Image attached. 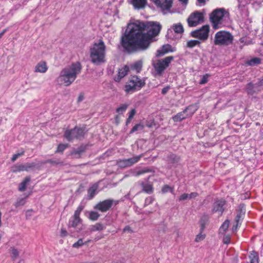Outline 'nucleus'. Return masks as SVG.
Wrapping results in <instances>:
<instances>
[{
	"instance_id": "nucleus-1",
	"label": "nucleus",
	"mask_w": 263,
	"mask_h": 263,
	"mask_svg": "<svg viewBox=\"0 0 263 263\" xmlns=\"http://www.w3.org/2000/svg\"><path fill=\"white\" fill-rule=\"evenodd\" d=\"M161 29L159 23L136 20L128 24L122 39L124 48L129 52L147 49L153 39L158 35Z\"/></svg>"
},
{
	"instance_id": "nucleus-2",
	"label": "nucleus",
	"mask_w": 263,
	"mask_h": 263,
	"mask_svg": "<svg viewBox=\"0 0 263 263\" xmlns=\"http://www.w3.org/2000/svg\"><path fill=\"white\" fill-rule=\"evenodd\" d=\"M82 67L80 63L76 62L63 69L57 78L58 84L61 86H69L76 79L81 72Z\"/></svg>"
},
{
	"instance_id": "nucleus-3",
	"label": "nucleus",
	"mask_w": 263,
	"mask_h": 263,
	"mask_svg": "<svg viewBox=\"0 0 263 263\" xmlns=\"http://www.w3.org/2000/svg\"><path fill=\"white\" fill-rule=\"evenodd\" d=\"M106 46L102 40L94 43L90 48V61L95 65H99L105 62Z\"/></svg>"
},
{
	"instance_id": "nucleus-4",
	"label": "nucleus",
	"mask_w": 263,
	"mask_h": 263,
	"mask_svg": "<svg viewBox=\"0 0 263 263\" xmlns=\"http://www.w3.org/2000/svg\"><path fill=\"white\" fill-rule=\"evenodd\" d=\"M145 84L144 80L141 79L137 76H132L126 83L124 90L126 93H131L140 90Z\"/></svg>"
},
{
	"instance_id": "nucleus-5",
	"label": "nucleus",
	"mask_w": 263,
	"mask_h": 263,
	"mask_svg": "<svg viewBox=\"0 0 263 263\" xmlns=\"http://www.w3.org/2000/svg\"><path fill=\"white\" fill-rule=\"evenodd\" d=\"M233 35L229 32L220 31L215 35L214 44L216 45H228L232 43Z\"/></svg>"
},
{
	"instance_id": "nucleus-6",
	"label": "nucleus",
	"mask_w": 263,
	"mask_h": 263,
	"mask_svg": "<svg viewBox=\"0 0 263 263\" xmlns=\"http://www.w3.org/2000/svg\"><path fill=\"white\" fill-rule=\"evenodd\" d=\"M224 15L225 12L223 9H218L213 11L210 15V20L213 28L218 29L221 27Z\"/></svg>"
},
{
	"instance_id": "nucleus-7",
	"label": "nucleus",
	"mask_w": 263,
	"mask_h": 263,
	"mask_svg": "<svg viewBox=\"0 0 263 263\" xmlns=\"http://www.w3.org/2000/svg\"><path fill=\"white\" fill-rule=\"evenodd\" d=\"M173 57L169 56L162 60L154 61L153 65L156 72V74L161 76L164 70L169 66L173 60Z\"/></svg>"
},
{
	"instance_id": "nucleus-8",
	"label": "nucleus",
	"mask_w": 263,
	"mask_h": 263,
	"mask_svg": "<svg viewBox=\"0 0 263 263\" xmlns=\"http://www.w3.org/2000/svg\"><path fill=\"white\" fill-rule=\"evenodd\" d=\"M204 21L203 13L196 11L192 13L189 16L187 22L190 27H195Z\"/></svg>"
},
{
	"instance_id": "nucleus-9",
	"label": "nucleus",
	"mask_w": 263,
	"mask_h": 263,
	"mask_svg": "<svg viewBox=\"0 0 263 263\" xmlns=\"http://www.w3.org/2000/svg\"><path fill=\"white\" fill-rule=\"evenodd\" d=\"M196 108L194 106H190L186 108L183 111L179 112L176 115L173 117V120L174 122H180L182 120L185 119L192 116L195 111Z\"/></svg>"
},
{
	"instance_id": "nucleus-10",
	"label": "nucleus",
	"mask_w": 263,
	"mask_h": 263,
	"mask_svg": "<svg viewBox=\"0 0 263 263\" xmlns=\"http://www.w3.org/2000/svg\"><path fill=\"white\" fill-rule=\"evenodd\" d=\"M210 27L209 25L203 26L199 29L196 30L191 32L193 37L198 38L201 41H206L209 37Z\"/></svg>"
},
{
	"instance_id": "nucleus-11",
	"label": "nucleus",
	"mask_w": 263,
	"mask_h": 263,
	"mask_svg": "<svg viewBox=\"0 0 263 263\" xmlns=\"http://www.w3.org/2000/svg\"><path fill=\"white\" fill-rule=\"evenodd\" d=\"M84 134V130L83 128L75 127L71 130H67L64 134V137L70 141L74 139L80 138L83 137Z\"/></svg>"
},
{
	"instance_id": "nucleus-12",
	"label": "nucleus",
	"mask_w": 263,
	"mask_h": 263,
	"mask_svg": "<svg viewBox=\"0 0 263 263\" xmlns=\"http://www.w3.org/2000/svg\"><path fill=\"white\" fill-rule=\"evenodd\" d=\"M83 209L82 206H79L75 211L74 215L70 218L68 222L69 228H76L79 224L81 223L82 220L80 217L81 212Z\"/></svg>"
},
{
	"instance_id": "nucleus-13",
	"label": "nucleus",
	"mask_w": 263,
	"mask_h": 263,
	"mask_svg": "<svg viewBox=\"0 0 263 263\" xmlns=\"http://www.w3.org/2000/svg\"><path fill=\"white\" fill-rule=\"evenodd\" d=\"M35 166L34 163H26L25 164H17L11 168L12 173H16L23 171H29L32 170Z\"/></svg>"
},
{
	"instance_id": "nucleus-14",
	"label": "nucleus",
	"mask_w": 263,
	"mask_h": 263,
	"mask_svg": "<svg viewBox=\"0 0 263 263\" xmlns=\"http://www.w3.org/2000/svg\"><path fill=\"white\" fill-rule=\"evenodd\" d=\"M162 11H168L172 6L173 0H151Z\"/></svg>"
},
{
	"instance_id": "nucleus-15",
	"label": "nucleus",
	"mask_w": 263,
	"mask_h": 263,
	"mask_svg": "<svg viewBox=\"0 0 263 263\" xmlns=\"http://www.w3.org/2000/svg\"><path fill=\"white\" fill-rule=\"evenodd\" d=\"M114 200L111 199L105 200L97 204L94 208L102 212H105L108 211L112 206Z\"/></svg>"
},
{
	"instance_id": "nucleus-16",
	"label": "nucleus",
	"mask_w": 263,
	"mask_h": 263,
	"mask_svg": "<svg viewBox=\"0 0 263 263\" xmlns=\"http://www.w3.org/2000/svg\"><path fill=\"white\" fill-rule=\"evenodd\" d=\"M129 71V67L127 65L119 68L118 72L114 78V80L116 82H120L122 78L126 76Z\"/></svg>"
},
{
	"instance_id": "nucleus-17",
	"label": "nucleus",
	"mask_w": 263,
	"mask_h": 263,
	"mask_svg": "<svg viewBox=\"0 0 263 263\" xmlns=\"http://www.w3.org/2000/svg\"><path fill=\"white\" fill-rule=\"evenodd\" d=\"M246 89L247 93L251 95L258 93L260 91V88H258L256 84H254L252 83H249L247 84Z\"/></svg>"
},
{
	"instance_id": "nucleus-18",
	"label": "nucleus",
	"mask_w": 263,
	"mask_h": 263,
	"mask_svg": "<svg viewBox=\"0 0 263 263\" xmlns=\"http://www.w3.org/2000/svg\"><path fill=\"white\" fill-rule=\"evenodd\" d=\"M48 69L46 62L41 61L38 63L35 67V72L45 73Z\"/></svg>"
},
{
	"instance_id": "nucleus-19",
	"label": "nucleus",
	"mask_w": 263,
	"mask_h": 263,
	"mask_svg": "<svg viewBox=\"0 0 263 263\" xmlns=\"http://www.w3.org/2000/svg\"><path fill=\"white\" fill-rule=\"evenodd\" d=\"M224 204L225 201L224 200L221 199L216 201L214 204L213 211L221 214L223 211V206Z\"/></svg>"
},
{
	"instance_id": "nucleus-20",
	"label": "nucleus",
	"mask_w": 263,
	"mask_h": 263,
	"mask_svg": "<svg viewBox=\"0 0 263 263\" xmlns=\"http://www.w3.org/2000/svg\"><path fill=\"white\" fill-rule=\"evenodd\" d=\"M147 0H132V4L136 9H140L145 7Z\"/></svg>"
},
{
	"instance_id": "nucleus-21",
	"label": "nucleus",
	"mask_w": 263,
	"mask_h": 263,
	"mask_svg": "<svg viewBox=\"0 0 263 263\" xmlns=\"http://www.w3.org/2000/svg\"><path fill=\"white\" fill-rule=\"evenodd\" d=\"M105 228L104 224L101 223H96L95 224L91 225L89 227V230L90 232L95 231H101Z\"/></svg>"
},
{
	"instance_id": "nucleus-22",
	"label": "nucleus",
	"mask_w": 263,
	"mask_h": 263,
	"mask_svg": "<svg viewBox=\"0 0 263 263\" xmlns=\"http://www.w3.org/2000/svg\"><path fill=\"white\" fill-rule=\"evenodd\" d=\"M198 196L196 192H193L191 194L184 193L182 194L178 198L179 201H183L187 199L195 198Z\"/></svg>"
},
{
	"instance_id": "nucleus-23",
	"label": "nucleus",
	"mask_w": 263,
	"mask_h": 263,
	"mask_svg": "<svg viewBox=\"0 0 263 263\" xmlns=\"http://www.w3.org/2000/svg\"><path fill=\"white\" fill-rule=\"evenodd\" d=\"M130 69L135 71L136 72H139L142 67V62L141 61H138L130 65Z\"/></svg>"
},
{
	"instance_id": "nucleus-24",
	"label": "nucleus",
	"mask_w": 263,
	"mask_h": 263,
	"mask_svg": "<svg viewBox=\"0 0 263 263\" xmlns=\"http://www.w3.org/2000/svg\"><path fill=\"white\" fill-rule=\"evenodd\" d=\"M30 181V178L29 177H26L22 182L20 183L18 186V190L21 192L26 190L27 185Z\"/></svg>"
},
{
	"instance_id": "nucleus-25",
	"label": "nucleus",
	"mask_w": 263,
	"mask_h": 263,
	"mask_svg": "<svg viewBox=\"0 0 263 263\" xmlns=\"http://www.w3.org/2000/svg\"><path fill=\"white\" fill-rule=\"evenodd\" d=\"M171 48L169 45H163L162 48L157 51V56H161L167 53Z\"/></svg>"
},
{
	"instance_id": "nucleus-26",
	"label": "nucleus",
	"mask_w": 263,
	"mask_h": 263,
	"mask_svg": "<svg viewBox=\"0 0 263 263\" xmlns=\"http://www.w3.org/2000/svg\"><path fill=\"white\" fill-rule=\"evenodd\" d=\"M249 263H258V255L257 252L252 251L249 255Z\"/></svg>"
},
{
	"instance_id": "nucleus-27",
	"label": "nucleus",
	"mask_w": 263,
	"mask_h": 263,
	"mask_svg": "<svg viewBox=\"0 0 263 263\" xmlns=\"http://www.w3.org/2000/svg\"><path fill=\"white\" fill-rule=\"evenodd\" d=\"M142 157V155H139V156H134L132 158H129V159H127V161H128V165L129 166L133 165V164H135L136 163H137V162H138L140 159H141V158Z\"/></svg>"
},
{
	"instance_id": "nucleus-28",
	"label": "nucleus",
	"mask_w": 263,
	"mask_h": 263,
	"mask_svg": "<svg viewBox=\"0 0 263 263\" xmlns=\"http://www.w3.org/2000/svg\"><path fill=\"white\" fill-rule=\"evenodd\" d=\"M141 184L143 187V191L145 193L151 194L153 192L152 185L149 184H144L143 182H142Z\"/></svg>"
},
{
	"instance_id": "nucleus-29",
	"label": "nucleus",
	"mask_w": 263,
	"mask_h": 263,
	"mask_svg": "<svg viewBox=\"0 0 263 263\" xmlns=\"http://www.w3.org/2000/svg\"><path fill=\"white\" fill-rule=\"evenodd\" d=\"M230 224V221L228 220H226L219 228V233L224 234L228 230Z\"/></svg>"
},
{
	"instance_id": "nucleus-30",
	"label": "nucleus",
	"mask_w": 263,
	"mask_h": 263,
	"mask_svg": "<svg viewBox=\"0 0 263 263\" xmlns=\"http://www.w3.org/2000/svg\"><path fill=\"white\" fill-rule=\"evenodd\" d=\"M10 252L12 259L14 260L18 257L20 251L14 247H11Z\"/></svg>"
},
{
	"instance_id": "nucleus-31",
	"label": "nucleus",
	"mask_w": 263,
	"mask_h": 263,
	"mask_svg": "<svg viewBox=\"0 0 263 263\" xmlns=\"http://www.w3.org/2000/svg\"><path fill=\"white\" fill-rule=\"evenodd\" d=\"M88 218L92 221L97 220L100 216V214L98 212L95 211H90L88 212Z\"/></svg>"
},
{
	"instance_id": "nucleus-32",
	"label": "nucleus",
	"mask_w": 263,
	"mask_h": 263,
	"mask_svg": "<svg viewBox=\"0 0 263 263\" xmlns=\"http://www.w3.org/2000/svg\"><path fill=\"white\" fill-rule=\"evenodd\" d=\"M260 62H261V61L259 58H253L251 60L248 61L246 63V64L248 65L253 66L257 65L260 64Z\"/></svg>"
},
{
	"instance_id": "nucleus-33",
	"label": "nucleus",
	"mask_w": 263,
	"mask_h": 263,
	"mask_svg": "<svg viewBox=\"0 0 263 263\" xmlns=\"http://www.w3.org/2000/svg\"><path fill=\"white\" fill-rule=\"evenodd\" d=\"M98 189V185L97 184H93L92 186H91L88 191V196L90 197V198H92L94 195L96 194V192Z\"/></svg>"
},
{
	"instance_id": "nucleus-34",
	"label": "nucleus",
	"mask_w": 263,
	"mask_h": 263,
	"mask_svg": "<svg viewBox=\"0 0 263 263\" xmlns=\"http://www.w3.org/2000/svg\"><path fill=\"white\" fill-rule=\"evenodd\" d=\"M90 240H88L87 241L84 242L83 239L82 238H80L76 242L72 245V247L74 248H78L84 245H87V243Z\"/></svg>"
},
{
	"instance_id": "nucleus-35",
	"label": "nucleus",
	"mask_w": 263,
	"mask_h": 263,
	"mask_svg": "<svg viewBox=\"0 0 263 263\" xmlns=\"http://www.w3.org/2000/svg\"><path fill=\"white\" fill-rule=\"evenodd\" d=\"M26 197L18 198L16 202L14 203V205L16 208L24 205L26 202Z\"/></svg>"
},
{
	"instance_id": "nucleus-36",
	"label": "nucleus",
	"mask_w": 263,
	"mask_h": 263,
	"mask_svg": "<svg viewBox=\"0 0 263 263\" xmlns=\"http://www.w3.org/2000/svg\"><path fill=\"white\" fill-rule=\"evenodd\" d=\"M174 31L177 33H181L183 32V27L180 23L174 25L173 26Z\"/></svg>"
},
{
	"instance_id": "nucleus-37",
	"label": "nucleus",
	"mask_w": 263,
	"mask_h": 263,
	"mask_svg": "<svg viewBox=\"0 0 263 263\" xmlns=\"http://www.w3.org/2000/svg\"><path fill=\"white\" fill-rule=\"evenodd\" d=\"M205 234H203V232L200 231V233L196 236L195 241L196 242H200L205 239Z\"/></svg>"
},
{
	"instance_id": "nucleus-38",
	"label": "nucleus",
	"mask_w": 263,
	"mask_h": 263,
	"mask_svg": "<svg viewBox=\"0 0 263 263\" xmlns=\"http://www.w3.org/2000/svg\"><path fill=\"white\" fill-rule=\"evenodd\" d=\"M200 44V42L198 40H190L187 42V46L189 48H193Z\"/></svg>"
},
{
	"instance_id": "nucleus-39",
	"label": "nucleus",
	"mask_w": 263,
	"mask_h": 263,
	"mask_svg": "<svg viewBox=\"0 0 263 263\" xmlns=\"http://www.w3.org/2000/svg\"><path fill=\"white\" fill-rule=\"evenodd\" d=\"M144 129V126L141 124H136L134 126L130 132V134H132L138 130H142Z\"/></svg>"
},
{
	"instance_id": "nucleus-40",
	"label": "nucleus",
	"mask_w": 263,
	"mask_h": 263,
	"mask_svg": "<svg viewBox=\"0 0 263 263\" xmlns=\"http://www.w3.org/2000/svg\"><path fill=\"white\" fill-rule=\"evenodd\" d=\"M118 165L121 167H126L129 166L127 159H123L118 161Z\"/></svg>"
},
{
	"instance_id": "nucleus-41",
	"label": "nucleus",
	"mask_w": 263,
	"mask_h": 263,
	"mask_svg": "<svg viewBox=\"0 0 263 263\" xmlns=\"http://www.w3.org/2000/svg\"><path fill=\"white\" fill-rule=\"evenodd\" d=\"M207 221V217H203L200 221V231L203 232L205 228L206 222Z\"/></svg>"
},
{
	"instance_id": "nucleus-42",
	"label": "nucleus",
	"mask_w": 263,
	"mask_h": 263,
	"mask_svg": "<svg viewBox=\"0 0 263 263\" xmlns=\"http://www.w3.org/2000/svg\"><path fill=\"white\" fill-rule=\"evenodd\" d=\"M68 146V144H60L58 146L56 153H62Z\"/></svg>"
},
{
	"instance_id": "nucleus-43",
	"label": "nucleus",
	"mask_w": 263,
	"mask_h": 263,
	"mask_svg": "<svg viewBox=\"0 0 263 263\" xmlns=\"http://www.w3.org/2000/svg\"><path fill=\"white\" fill-rule=\"evenodd\" d=\"M128 105L126 104H122L118 108H117L116 111L120 114L124 112L127 108Z\"/></svg>"
},
{
	"instance_id": "nucleus-44",
	"label": "nucleus",
	"mask_w": 263,
	"mask_h": 263,
	"mask_svg": "<svg viewBox=\"0 0 263 263\" xmlns=\"http://www.w3.org/2000/svg\"><path fill=\"white\" fill-rule=\"evenodd\" d=\"M84 151V149L81 147L77 151H74L72 153V155L74 156L76 158H79L81 153Z\"/></svg>"
},
{
	"instance_id": "nucleus-45",
	"label": "nucleus",
	"mask_w": 263,
	"mask_h": 263,
	"mask_svg": "<svg viewBox=\"0 0 263 263\" xmlns=\"http://www.w3.org/2000/svg\"><path fill=\"white\" fill-rule=\"evenodd\" d=\"M162 192L163 193H167L168 192H171L173 193V189L169 186L168 185H165L162 189Z\"/></svg>"
},
{
	"instance_id": "nucleus-46",
	"label": "nucleus",
	"mask_w": 263,
	"mask_h": 263,
	"mask_svg": "<svg viewBox=\"0 0 263 263\" xmlns=\"http://www.w3.org/2000/svg\"><path fill=\"white\" fill-rule=\"evenodd\" d=\"M24 154V152L23 151L22 152H21L20 153H17V154H15L13 155L11 158L12 161H13V162L15 161L19 157L23 155Z\"/></svg>"
},
{
	"instance_id": "nucleus-47",
	"label": "nucleus",
	"mask_w": 263,
	"mask_h": 263,
	"mask_svg": "<svg viewBox=\"0 0 263 263\" xmlns=\"http://www.w3.org/2000/svg\"><path fill=\"white\" fill-rule=\"evenodd\" d=\"M230 239L231 237L230 235H226L223 238V242L225 244H229L230 242Z\"/></svg>"
},
{
	"instance_id": "nucleus-48",
	"label": "nucleus",
	"mask_w": 263,
	"mask_h": 263,
	"mask_svg": "<svg viewBox=\"0 0 263 263\" xmlns=\"http://www.w3.org/2000/svg\"><path fill=\"white\" fill-rule=\"evenodd\" d=\"M150 172V171L148 169H144V170H141V171H139L138 172H137L136 173V174H135V176H138L141 174H144V173H147V172Z\"/></svg>"
},
{
	"instance_id": "nucleus-49",
	"label": "nucleus",
	"mask_w": 263,
	"mask_h": 263,
	"mask_svg": "<svg viewBox=\"0 0 263 263\" xmlns=\"http://www.w3.org/2000/svg\"><path fill=\"white\" fill-rule=\"evenodd\" d=\"M208 75L204 76L200 81V84H204L208 82Z\"/></svg>"
},
{
	"instance_id": "nucleus-50",
	"label": "nucleus",
	"mask_w": 263,
	"mask_h": 263,
	"mask_svg": "<svg viewBox=\"0 0 263 263\" xmlns=\"http://www.w3.org/2000/svg\"><path fill=\"white\" fill-rule=\"evenodd\" d=\"M153 201V198L152 197H149L146 198L145 200V205H147L152 203Z\"/></svg>"
},
{
	"instance_id": "nucleus-51",
	"label": "nucleus",
	"mask_w": 263,
	"mask_h": 263,
	"mask_svg": "<svg viewBox=\"0 0 263 263\" xmlns=\"http://www.w3.org/2000/svg\"><path fill=\"white\" fill-rule=\"evenodd\" d=\"M242 218V215L240 213L239 214H237V216L235 217V222L236 223L240 224L239 221Z\"/></svg>"
},
{
	"instance_id": "nucleus-52",
	"label": "nucleus",
	"mask_w": 263,
	"mask_h": 263,
	"mask_svg": "<svg viewBox=\"0 0 263 263\" xmlns=\"http://www.w3.org/2000/svg\"><path fill=\"white\" fill-rule=\"evenodd\" d=\"M170 87L167 86L166 87H164L162 89V93L163 95H165L168 91V90H170Z\"/></svg>"
},
{
	"instance_id": "nucleus-53",
	"label": "nucleus",
	"mask_w": 263,
	"mask_h": 263,
	"mask_svg": "<svg viewBox=\"0 0 263 263\" xmlns=\"http://www.w3.org/2000/svg\"><path fill=\"white\" fill-rule=\"evenodd\" d=\"M67 232L65 229H62L61 230V236L65 237L67 235Z\"/></svg>"
},
{
	"instance_id": "nucleus-54",
	"label": "nucleus",
	"mask_w": 263,
	"mask_h": 263,
	"mask_svg": "<svg viewBox=\"0 0 263 263\" xmlns=\"http://www.w3.org/2000/svg\"><path fill=\"white\" fill-rule=\"evenodd\" d=\"M240 4L242 5H245L250 2L251 0H238Z\"/></svg>"
},
{
	"instance_id": "nucleus-55",
	"label": "nucleus",
	"mask_w": 263,
	"mask_h": 263,
	"mask_svg": "<svg viewBox=\"0 0 263 263\" xmlns=\"http://www.w3.org/2000/svg\"><path fill=\"white\" fill-rule=\"evenodd\" d=\"M32 212H33L32 210H28L26 211V215L27 218H29L30 216H32Z\"/></svg>"
},
{
	"instance_id": "nucleus-56",
	"label": "nucleus",
	"mask_w": 263,
	"mask_h": 263,
	"mask_svg": "<svg viewBox=\"0 0 263 263\" xmlns=\"http://www.w3.org/2000/svg\"><path fill=\"white\" fill-rule=\"evenodd\" d=\"M135 114H136V110L135 109H132L129 113V115L128 117H129V118L133 119V118L135 116Z\"/></svg>"
},
{
	"instance_id": "nucleus-57",
	"label": "nucleus",
	"mask_w": 263,
	"mask_h": 263,
	"mask_svg": "<svg viewBox=\"0 0 263 263\" xmlns=\"http://www.w3.org/2000/svg\"><path fill=\"white\" fill-rule=\"evenodd\" d=\"M258 88H260V87L263 86V79L259 80L258 82L255 83Z\"/></svg>"
},
{
	"instance_id": "nucleus-58",
	"label": "nucleus",
	"mask_w": 263,
	"mask_h": 263,
	"mask_svg": "<svg viewBox=\"0 0 263 263\" xmlns=\"http://www.w3.org/2000/svg\"><path fill=\"white\" fill-rule=\"evenodd\" d=\"M84 95L83 94H80L79 97H78V102H81L83 100H84Z\"/></svg>"
},
{
	"instance_id": "nucleus-59",
	"label": "nucleus",
	"mask_w": 263,
	"mask_h": 263,
	"mask_svg": "<svg viewBox=\"0 0 263 263\" xmlns=\"http://www.w3.org/2000/svg\"><path fill=\"white\" fill-rule=\"evenodd\" d=\"M188 1L189 0H179V1L181 3V4L184 6H186V5L188 3Z\"/></svg>"
},
{
	"instance_id": "nucleus-60",
	"label": "nucleus",
	"mask_w": 263,
	"mask_h": 263,
	"mask_svg": "<svg viewBox=\"0 0 263 263\" xmlns=\"http://www.w3.org/2000/svg\"><path fill=\"white\" fill-rule=\"evenodd\" d=\"M239 224H240L236 223L235 225L233 226V227H232V231L234 232H235L237 230V228H238V227L239 226Z\"/></svg>"
},
{
	"instance_id": "nucleus-61",
	"label": "nucleus",
	"mask_w": 263,
	"mask_h": 263,
	"mask_svg": "<svg viewBox=\"0 0 263 263\" xmlns=\"http://www.w3.org/2000/svg\"><path fill=\"white\" fill-rule=\"evenodd\" d=\"M123 231H124V232H125V231H128V232H132V230H131V229H130V228L129 227H128V226L126 227L124 229Z\"/></svg>"
},
{
	"instance_id": "nucleus-62",
	"label": "nucleus",
	"mask_w": 263,
	"mask_h": 263,
	"mask_svg": "<svg viewBox=\"0 0 263 263\" xmlns=\"http://www.w3.org/2000/svg\"><path fill=\"white\" fill-rule=\"evenodd\" d=\"M6 32V29H4L2 31V32L0 33V39L2 37L3 35Z\"/></svg>"
},
{
	"instance_id": "nucleus-63",
	"label": "nucleus",
	"mask_w": 263,
	"mask_h": 263,
	"mask_svg": "<svg viewBox=\"0 0 263 263\" xmlns=\"http://www.w3.org/2000/svg\"><path fill=\"white\" fill-rule=\"evenodd\" d=\"M132 118H129V117H128L127 119V121H126V123L127 124H128L130 122L131 120H132Z\"/></svg>"
},
{
	"instance_id": "nucleus-64",
	"label": "nucleus",
	"mask_w": 263,
	"mask_h": 263,
	"mask_svg": "<svg viewBox=\"0 0 263 263\" xmlns=\"http://www.w3.org/2000/svg\"><path fill=\"white\" fill-rule=\"evenodd\" d=\"M261 138L263 139V128L260 130Z\"/></svg>"
}]
</instances>
